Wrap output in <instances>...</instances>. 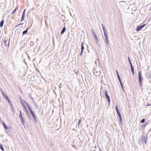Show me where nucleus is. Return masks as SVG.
<instances>
[{"label":"nucleus","instance_id":"obj_6","mask_svg":"<svg viewBox=\"0 0 151 151\" xmlns=\"http://www.w3.org/2000/svg\"><path fill=\"white\" fill-rule=\"evenodd\" d=\"M24 102H25V104H26V105L28 107L29 109V111L30 113L32 115L33 114H34V112L33 111L32 109L30 107V106L28 104V103L26 101H24Z\"/></svg>","mask_w":151,"mask_h":151},{"label":"nucleus","instance_id":"obj_51","mask_svg":"<svg viewBox=\"0 0 151 151\" xmlns=\"http://www.w3.org/2000/svg\"><path fill=\"white\" fill-rule=\"evenodd\" d=\"M149 10H151V8L149 9Z\"/></svg>","mask_w":151,"mask_h":151},{"label":"nucleus","instance_id":"obj_1","mask_svg":"<svg viewBox=\"0 0 151 151\" xmlns=\"http://www.w3.org/2000/svg\"><path fill=\"white\" fill-rule=\"evenodd\" d=\"M101 26L104 31V34L105 37V42L106 44L108 45L109 44V39L108 38V35L107 34L105 27L103 24H101Z\"/></svg>","mask_w":151,"mask_h":151},{"label":"nucleus","instance_id":"obj_17","mask_svg":"<svg viewBox=\"0 0 151 151\" xmlns=\"http://www.w3.org/2000/svg\"><path fill=\"white\" fill-rule=\"evenodd\" d=\"M142 137L141 138H140L138 142V143L139 145H141V144L143 143V141H142Z\"/></svg>","mask_w":151,"mask_h":151},{"label":"nucleus","instance_id":"obj_33","mask_svg":"<svg viewBox=\"0 0 151 151\" xmlns=\"http://www.w3.org/2000/svg\"><path fill=\"white\" fill-rule=\"evenodd\" d=\"M2 94L4 97V96H5L6 95V93L4 91L2 92Z\"/></svg>","mask_w":151,"mask_h":151},{"label":"nucleus","instance_id":"obj_12","mask_svg":"<svg viewBox=\"0 0 151 151\" xmlns=\"http://www.w3.org/2000/svg\"><path fill=\"white\" fill-rule=\"evenodd\" d=\"M115 108H116V112L117 113V114H118V115H121L120 113L119 110L118 109V108L117 105H116V106Z\"/></svg>","mask_w":151,"mask_h":151},{"label":"nucleus","instance_id":"obj_37","mask_svg":"<svg viewBox=\"0 0 151 151\" xmlns=\"http://www.w3.org/2000/svg\"><path fill=\"white\" fill-rule=\"evenodd\" d=\"M26 9H24L23 11V13H22V14H25V12H26Z\"/></svg>","mask_w":151,"mask_h":151},{"label":"nucleus","instance_id":"obj_18","mask_svg":"<svg viewBox=\"0 0 151 151\" xmlns=\"http://www.w3.org/2000/svg\"><path fill=\"white\" fill-rule=\"evenodd\" d=\"M149 123H148V122H147V123H146L145 124H144L142 125V126H141L140 127H141V129H144V128H145V127L146 126V125L148 124Z\"/></svg>","mask_w":151,"mask_h":151},{"label":"nucleus","instance_id":"obj_31","mask_svg":"<svg viewBox=\"0 0 151 151\" xmlns=\"http://www.w3.org/2000/svg\"><path fill=\"white\" fill-rule=\"evenodd\" d=\"M81 119H80L79 120V122H78V126H79L80 124L81 123Z\"/></svg>","mask_w":151,"mask_h":151},{"label":"nucleus","instance_id":"obj_2","mask_svg":"<svg viewBox=\"0 0 151 151\" xmlns=\"http://www.w3.org/2000/svg\"><path fill=\"white\" fill-rule=\"evenodd\" d=\"M138 80L139 83V86L141 87L142 86V72L141 71H139L138 72Z\"/></svg>","mask_w":151,"mask_h":151},{"label":"nucleus","instance_id":"obj_41","mask_svg":"<svg viewBox=\"0 0 151 151\" xmlns=\"http://www.w3.org/2000/svg\"><path fill=\"white\" fill-rule=\"evenodd\" d=\"M151 106V104H150L149 103H147V106Z\"/></svg>","mask_w":151,"mask_h":151},{"label":"nucleus","instance_id":"obj_34","mask_svg":"<svg viewBox=\"0 0 151 151\" xmlns=\"http://www.w3.org/2000/svg\"><path fill=\"white\" fill-rule=\"evenodd\" d=\"M72 147L74 148L75 149H77V147H76V146L74 145H72Z\"/></svg>","mask_w":151,"mask_h":151},{"label":"nucleus","instance_id":"obj_29","mask_svg":"<svg viewBox=\"0 0 151 151\" xmlns=\"http://www.w3.org/2000/svg\"><path fill=\"white\" fill-rule=\"evenodd\" d=\"M117 77H118V79L119 80V82L121 81V80L120 77L119 76V74L117 75Z\"/></svg>","mask_w":151,"mask_h":151},{"label":"nucleus","instance_id":"obj_22","mask_svg":"<svg viewBox=\"0 0 151 151\" xmlns=\"http://www.w3.org/2000/svg\"><path fill=\"white\" fill-rule=\"evenodd\" d=\"M25 14H22L21 18L20 20V22H22L24 20V17H25Z\"/></svg>","mask_w":151,"mask_h":151},{"label":"nucleus","instance_id":"obj_49","mask_svg":"<svg viewBox=\"0 0 151 151\" xmlns=\"http://www.w3.org/2000/svg\"><path fill=\"white\" fill-rule=\"evenodd\" d=\"M36 42H37L39 41V40L37 39H36Z\"/></svg>","mask_w":151,"mask_h":151},{"label":"nucleus","instance_id":"obj_21","mask_svg":"<svg viewBox=\"0 0 151 151\" xmlns=\"http://www.w3.org/2000/svg\"><path fill=\"white\" fill-rule=\"evenodd\" d=\"M29 97L31 98V100L33 103H35L34 100L31 94L30 93L29 94Z\"/></svg>","mask_w":151,"mask_h":151},{"label":"nucleus","instance_id":"obj_25","mask_svg":"<svg viewBox=\"0 0 151 151\" xmlns=\"http://www.w3.org/2000/svg\"><path fill=\"white\" fill-rule=\"evenodd\" d=\"M119 83H120V85L122 88V89L123 91V92H124V87H123V84L122 83V81L119 82Z\"/></svg>","mask_w":151,"mask_h":151},{"label":"nucleus","instance_id":"obj_16","mask_svg":"<svg viewBox=\"0 0 151 151\" xmlns=\"http://www.w3.org/2000/svg\"><path fill=\"white\" fill-rule=\"evenodd\" d=\"M32 115V116L33 117V118L34 120L35 121V122L36 123H37V118H36V117L35 115L34 114H33Z\"/></svg>","mask_w":151,"mask_h":151},{"label":"nucleus","instance_id":"obj_3","mask_svg":"<svg viewBox=\"0 0 151 151\" xmlns=\"http://www.w3.org/2000/svg\"><path fill=\"white\" fill-rule=\"evenodd\" d=\"M104 93L105 96L107 99L108 103L109 104L111 100L110 99V97L109 96L108 94V91L107 90H106L105 89L104 90Z\"/></svg>","mask_w":151,"mask_h":151},{"label":"nucleus","instance_id":"obj_38","mask_svg":"<svg viewBox=\"0 0 151 151\" xmlns=\"http://www.w3.org/2000/svg\"><path fill=\"white\" fill-rule=\"evenodd\" d=\"M83 50H81V52H80V56H81L82 55V54L83 53Z\"/></svg>","mask_w":151,"mask_h":151},{"label":"nucleus","instance_id":"obj_45","mask_svg":"<svg viewBox=\"0 0 151 151\" xmlns=\"http://www.w3.org/2000/svg\"><path fill=\"white\" fill-rule=\"evenodd\" d=\"M0 90L1 91V93H2V92L4 91L2 90V89L1 88H0Z\"/></svg>","mask_w":151,"mask_h":151},{"label":"nucleus","instance_id":"obj_27","mask_svg":"<svg viewBox=\"0 0 151 151\" xmlns=\"http://www.w3.org/2000/svg\"><path fill=\"white\" fill-rule=\"evenodd\" d=\"M19 112H20V114H19V117H20V118H23V117L22 116V112H21V110L19 111Z\"/></svg>","mask_w":151,"mask_h":151},{"label":"nucleus","instance_id":"obj_40","mask_svg":"<svg viewBox=\"0 0 151 151\" xmlns=\"http://www.w3.org/2000/svg\"><path fill=\"white\" fill-rule=\"evenodd\" d=\"M10 105L12 109H13L14 110V108L13 106V105H12V104H10Z\"/></svg>","mask_w":151,"mask_h":151},{"label":"nucleus","instance_id":"obj_42","mask_svg":"<svg viewBox=\"0 0 151 151\" xmlns=\"http://www.w3.org/2000/svg\"><path fill=\"white\" fill-rule=\"evenodd\" d=\"M33 42H32L30 43V46H33Z\"/></svg>","mask_w":151,"mask_h":151},{"label":"nucleus","instance_id":"obj_9","mask_svg":"<svg viewBox=\"0 0 151 151\" xmlns=\"http://www.w3.org/2000/svg\"><path fill=\"white\" fill-rule=\"evenodd\" d=\"M2 123L3 124V126L5 129H8L9 128L11 129V127H8L4 122H2Z\"/></svg>","mask_w":151,"mask_h":151},{"label":"nucleus","instance_id":"obj_44","mask_svg":"<svg viewBox=\"0 0 151 151\" xmlns=\"http://www.w3.org/2000/svg\"><path fill=\"white\" fill-rule=\"evenodd\" d=\"M116 74H117V75H119V73L118 72V71L117 70H116Z\"/></svg>","mask_w":151,"mask_h":151},{"label":"nucleus","instance_id":"obj_23","mask_svg":"<svg viewBox=\"0 0 151 151\" xmlns=\"http://www.w3.org/2000/svg\"><path fill=\"white\" fill-rule=\"evenodd\" d=\"M0 148L2 151H4V148L3 145L1 144H0Z\"/></svg>","mask_w":151,"mask_h":151},{"label":"nucleus","instance_id":"obj_24","mask_svg":"<svg viewBox=\"0 0 151 151\" xmlns=\"http://www.w3.org/2000/svg\"><path fill=\"white\" fill-rule=\"evenodd\" d=\"M18 7L17 6L16 8L12 11V14H13L15 13V12L17 11V10L18 9Z\"/></svg>","mask_w":151,"mask_h":151},{"label":"nucleus","instance_id":"obj_20","mask_svg":"<svg viewBox=\"0 0 151 151\" xmlns=\"http://www.w3.org/2000/svg\"><path fill=\"white\" fill-rule=\"evenodd\" d=\"M84 45H86V43H84V42H83L82 43L81 45V50H83L84 49Z\"/></svg>","mask_w":151,"mask_h":151},{"label":"nucleus","instance_id":"obj_13","mask_svg":"<svg viewBox=\"0 0 151 151\" xmlns=\"http://www.w3.org/2000/svg\"><path fill=\"white\" fill-rule=\"evenodd\" d=\"M31 28V27H29V28H26V29L25 30H24L23 32H22V35H24L25 34H26L28 30L30 28Z\"/></svg>","mask_w":151,"mask_h":151},{"label":"nucleus","instance_id":"obj_46","mask_svg":"<svg viewBox=\"0 0 151 151\" xmlns=\"http://www.w3.org/2000/svg\"><path fill=\"white\" fill-rule=\"evenodd\" d=\"M61 84L60 83V85H59V88H61L62 87V86H60V85H61Z\"/></svg>","mask_w":151,"mask_h":151},{"label":"nucleus","instance_id":"obj_50","mask_svg":"<svg viewBox=\"0 0 151 151\" xmlns=\"http://www.w3.org/2000/svg\"><path fill=\"white\" fill-rule=\"evenodd\" d=\"M20 101H21V100H22V98H20Z\"/></svg>","mask_w":151,"mask_h":151},{"label":"nucleus","instance_id":"obj_48","mask_svg":"<svg viewBox=\"0 0 151 151\" xmlns=\"http://www.w3.org/2000/svg\"><path fill=\"white\" fill-rule=\"evenodd\" d=\"M119 120H120V122H121V121H122V118L119 119Z\"/></svg>","mask_w":151,"mask_h":151},{"label":"nucleus","instance_id":"obj_11","mask_svg":"<svg viewBox=\"0 0 151 151\" xmlns=\"http://www.w3.org/2000/svg\"><path fill=\"white\" fill-rule=\"evenodd\" d=\"M131 67V72H132V74L133 75H134V67L132 65H130Z\"/></svg>","mask_w":151,"mask_h":151},{"label":"nucleus","instance_id":"obj_15","mask_svg":"<svg viewBox=\"0 0 151 151\" xmlns=\"http://www.w3.org/2000/svg\"><path fill=\"white\" fill-rule=\"evenodd\" d=\"M20 119V120H21V123H22V124L23 125H24H24L25 123V121L24 120V118L23 117V118H21Z\"/></svg>","mask_w":151,"mask_h":151},{"label":"nucleus","instance_id":"obj_35","mask_svg":"<svg viewBox=\"0 0 151 151\" xmlns=\"http://www.w3.org/2000/svg\"><path fill=\"white\" fill-rule=\"evenodd\" d=\"M23 24V23H20L19 24H18V25H17L16 27H17L18 26H19L20 25H22Z\"/></svg>","mask_w":151,"mask_h":151},{"label":"nucleus","instance_id":"obj_8","mask_svg":"<svg viewBox=\"0 0 151 151\" xmlns=\"http://www.w3.org/2000/svg\"><path fill=\"white\" fill-rule=\"evenodd\" d=\"M142 139L143 140V142H144L145 144H146L147 143V135H146V136L142 135Z\"/></svg>","mask_w":151,"mask_h":151},{"label":"nucleus","instance_id":"obj_39","mask_svg":"<svg viewBox=\"0 0 151 151\" xmlns=\"http://www.w3.org/2000/svg\"><path fill=\"white\" fill-rule=\"evenodd\" d=\"M21 103L22 104V105H23V107H24V106H25V104H24V103H23V101H22V100H21Z\"/></svg>","mask_w":151,"mask_h":151},{"label":"nucleus","instance_id":"obj_43","mask_svg":"<svg viewBox=\"0 0 151 151\" xmlns=\"http://www.w3.org/2000/svg\"><path fill=\"white\" fill-rule=\"evenodd\" d=\"M119 117V119H121L122 118V116H121V115H118Z\"/></svg>","mask_w":151,"mask_h":151},{"label":"nucleus","instance_id":"obj_47","mask_svg":"<svg viewBox=\"0 0 151 151\" xmlns=\"http://www.w3.org/2000/svg\"><path fill=\"white\" fill-rule=\"evenodd\" d=\"M120 122V124H121L122 125V124H123L122 122V121H121V122Z\"/></svg>","mask_w":151,"mask_h":151},{"label":"nucleus","instance_id":"obj_30","mask_svg":"<svg viewBox=\"0 0 151 151\" xmlns=\"http://www.w3.org/2000/svg\"><path fill=\"white\" fill-rule=\"evenodd\" d=\"M145 119H142V120L140 122L142 123H144L145 122Z\"/></svg>","mask_w":151,"mask_h":151},{"label":"nucleus","instance_id":"obj_5","mask_svg":"<svg viewBox=\"0 0 151 151\" xmlns=\"http://www.w3.org/2000/svg\"><path fill=\"white\" fill-rule=\"evenodd\" d=\"M146 25V24H144L142 25H139L137 27L136 30L137 31H139L143 28Z\"/></svg>","mask_w":151,"mask_h":151},{"label":"nucleus","instance_id":"obj_7","mask_svg":"<svg viewBox=\"0 0 151 151\" xmlns=\"http://www.w3.org/2000/svg\"><path fill=\"white\" fill-rule=\"evenodd\" d=\"M10 39L8 40H6L5 39L4 41V45L6 47H9V42H10Z\"/></svg>","mask_w":151,"mask_h":151},{"label":"nucleus","instance_id":"obj_32","mask_svg":"<svg viewBox=\"0 0 151 151\" xmlns=\"http://www.w3.org/2000/svg\"><path fill=\"white\" fill-rule=\"evenodd\" d=\"M4 98L6 99V100L8 99H9L8 96L7 95H6L5 96H4Z\"/></svg>","mask_w":151,"mask_h":151},{"label":"nucleus","instance_id":"obj_14","mask_svg":"<svg viewBox=\"0 0 151 151\" xmlns=\"http://www.w3.org/2000/svg\"><path fill=\"white\" fill-rule=\"evenodd\" d=\"M66 30V27L65 26L63 27L60 32V35H62L65 31Z\"/></svg>","mask_w":151,"mask_h":151},{"label":"nucleus","instance_id":"obj_4","mask_svg":"<svg viewBox=\"0 0 151 151\" xmlns=\"http://www.w3.org/2000/svg\"><path fill=\"white\" fill-rule=\"evenodd\" d=\"M91 30L94 39L96 41L97 43H98L99 41L96 33L92 29H91Z\"/></svg>","mask_w":151,"mask_h":151},{"label":"nucleus","instance_id":"obj_26","mask_svg":"<svg viewBox=\"0 0 151 151\" xmlns=\"http://www.w3.org/2000/svg\"><path fill=\"white\" fill-rule=\"evenodd\" d=\"M128 59L129 62V63L130 65H132V63L131 60H130V59L129 57H128Z\"/></svg>","mask_w":151,"mask_h":151},{"label":"nucleus","instance_id":"obj_19","mask_svg":"<svg viewBox=\"0 0 151 151\" xmlns=\"http://www.w3.org/2000/svg\"><path fill=\"white\" fill-rule=\"evenodd\" d=\"M4 21V19H3L0 22V27H2L3 26Z\"/></svg>","mask_w":151,"mask_h":151},{"label":"nucleus","instance_id":"obj_28","mask_svg":"<svg viewBox=\"0 0 151 151\" xmlns=\"http://www.w3.org/2000/svg\"><path fill=\"white\" fill-rule=\"evenodd\" d=\"M35 104V107L38 109H39V107L37 105V104L35 102V103H33Z\"/></svg>","mask_w":151,"mask_h":151},{"label":"nucleus","instance_id":"obj_36","mask_svg":"<svg viewBox=\"0 0 151 151\" xmlns=\"http://www.w3.org/2000/svg\"><path fill=\"white\" fill-rule=\"evenodd\" d=\"M7 100V101L10 104H11V102L10 101V100L9 99Z\"/></svg>","mask_w":151,"mask_h":151},{"label":"nucleus","instance_id":"obj_10","mask_svg":"<svg viewBox=\"0 0 151 151\" xmlns=\"http://www.w3.org/2000/svg\"><path fill=\"white\" fill-rule=\"evenodd\" d=\"M24 107L25 109L26 112L27 114L28 115L29 117L30 118L31 116H30V115L29 113V112L28 110V109H27V107L25 106H24Z\"/></svg>","mask_w":151,"mask_h":151}]
</instances>
